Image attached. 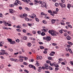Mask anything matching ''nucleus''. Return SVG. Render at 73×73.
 I'll use <instances>...</instances> for the list:
<instances>
[{"mask_svg": "<svg viewBox=\"0 0 73 73\" xmlns=\"http://www.w3.org/2000/svg\"><path fill=\"white\" fill-rule=\"evenodd\" d=\"M48 33H49L50 34H51L52 36H56L57 35L55 34L56 33V32L53 30H49Z\"/></svg>", "mask_w": 73, "mask_h": 73, "instance_id": "1", "label": "nucleus"}, {"mask_svg": "<svg viewBox=\"0 0 73 73\" xmlns=\"http://www.w3.org/2000/svg\"><path fill=\"white\" fill-rule=\"evenodd\" d=\"M20 3V1L19 0H16L15 1V3H14V4L15 5L17 6L18 4H19V3Z\"/></svg>", "mask_w": 73, "mask_h": 73, "instance_id": "2", "label": "nucleus"}, {"mask_svg": "<svg viewBox=\"0 0 73 73\" xmlns=\"http://www.w3.org/2000/svg\"><path fill=\"white\" fill-rule=\"evenodd\" d=\"M44 29H43L42 30V31L43 32H47V31H48V29L46 28H45V27H44Z\"/></svg>", "mask_w": 73, "mask_h": 73, "instance_id": "3", "label": "nucleus"}, {"mask_svg": "<svg viewBox=\"0 0 73 73\" xmlns=\"http://www.w3.org/2000/svg\"><path fill=\"white\" fill-rule=\"evenodd\" d=\"M29 66L30 68H34V69L35 70H36V67H35V66H33V65L32 64H30Z\"/></svg>", "mask_w": 73, "mask_h": 73, "instance_id": "4", "label": "nucleus"}, {"mask_svg": "<svg viewBox=\"0 0 73 73\" xmlns=\"http://www.w3.org/2000/svg\"><path fill=\"white\" fill-rule=\"evenodd\" d=\"M51 40V38L50 36H47L46 38V40L48 41H50V40Z\"/></svg>", "mask_w": 73, "mask_h": 73, "instance_id": "5", "label": "nucleus"}, {"mask_svg": "<svg viewBox=\"0 0 73 73\" xmlns=\"http://www.w3.org/2000/svg\"><path fill=\"white\" fill-rule=\"evenodd\" d=\"M44 68H45L46 69H48L49 67L48 66V64H44Z\"/></svg>", "mask_w": 73, "mask_h": 73, "instance_id": "6", "label": "nucleus"}, {"mask_svg": "<svg viewBox=\"0 0 73 73\" xmlns=\"http://www.w3.org/2000/svg\"><path fill=\"white\" fill-rule=\"evenodd\" d=\"M66 38L67 39V40H70L71 39V37L69 36L68 35L67 36Z\"/></svg>", "mask_w": 73, "mask_h": 73, "instance_id": "7", "label": "nucleus"}, {"mask_svg": "<svg viewBox=\"0 0 73 73\" xmlns=\"http://www.w3.org/2000/svg\"><path fill=\"white\" fill-rule=\"evenodd\" d=\"M9 13H13V11H14V10H12V9H9Z\"/></svg>", "mask_w": 73, "mask_h": 73, "instance_id": "8", "label": "nucleus"}, {"mask_svg": "<svg viewBox=\"0 0 73 73\" xmlns=\"http://www.w3.org/2000/svg\"><path fill=\"white\" fill-rule=\"evenodd\" d=\"M42 5L43 7H45L46 6V4L45 3H43Z\"/></svg>", "mask_w": 73, "mask_h": 73, "instance_id": "9", "label": "nucleus"}, {"mask_svg": "<svg viewBox=\"0 0 73 73\" xmlns=\"http://www.w3.org/2000/svg\"><path fill=\"white\" fill-rule=\"evenodd\" d=\"M56 20H55V19L52 20L51 21L52 22V24H54V23H55V22H56Z\"/></svg>", "mask_w": 73, "mask_h": 73, "instance_id": "10", "label": "nucleus"}, {"mask_svg": "<svg viewBox=\"0 0 73 73\" xmlns=\"http://www.w3.org/2000/svg\"><path fill=\"white\" fill-rule=\"evenodd\" d=\"M68 50H69L71 54H73V52H72V50H71L70 48H68Z\"/></svg>", "mask_w": 73, "mask_h": 73, "instance_id": "11", "label": "nucleus"}, {"mask_svg": "<svg viewBox=\"0 0 73 73\" xmlns=\"http://www.w3.org/2000/svg\"><path fill=\"white\" fill-rule=\"evenodd\" d=\"M54 66H55V67H56V68H58L59 67V66L58 65H57V64L54 63Z\"/></svg>", "mask_w": 73, "mask_h": 73, "instance_id": "12", "label": "nucleus"}, {"mask_svg": "<svg viewBox=\"0 0 73 73\" xmlns=\"http://www.w3.org/2000/svg\"><path fill=\"white\" fill-rule=\"evenodd\" d=\"M42 69V67H39L38 68V72H40L41 70Z\"/></svg>", "mask_w": 73, "mask_h": 73, "instance_id": "13", "label": "nucleus"}, {"mask_svg": "<svg viewBox=\"0 0 73 73\" xmlns=\"http://www.w3.org/2000/svg\"><path fill=\"white\" fill-rule=\"evenodd\" d=\"M7 40L8 41H9V42H11L12 41V39H9V38H7Z\"/></svg>", "mask_w": 73, "mask_h": 73, "instance_id": "14", "label": "nucleus"}, {"mask_svg": "<svg viewBox=\"0 0 73 73\" xmlns=\"http://www.w3.org/2000/svg\"><path fill=\"white\" fill-rule=\"evenodd\" d=\"M25 20L27 21H29V18H28L25 17Z\"/></svg>", "mask_w": 73, "mask_h": 73, "instance_id": "15", "label": "nucleus"}, {"mask_svg": "<svg viewBox=\"0 0 73 73\" xmlns=\"http://www.w3.org/2000/svg\"><path fill=\"white\" fill-rule=\"evenodd\" d=\"M15 42H15V41H12L11 42H10V44H12L13 45V44H15Z\"/></svg>", "mask_w": 73, "mask_h": 73, "instance_id": "16", "label": "nucleus"}, {"mask_svg": "<svg viewBox=\"0 0 73 73\" xmlns=\"http://www.w3.org/2000/svg\"><path fill=\"white\" fill-rule=\"evenodd\" d=\"M43 23L44 24H46L47 23V22H46V21H42Z\"/></svg>", "mask_w": 73, "mask_h": 73, "instance_id": "17", "label": "nucleus"}, {"mask_svg": "<svg viewBox=\"0 0 73 73\" xmlns=\"http://www.w3.org/2000/svg\"><path fill=\"white\" fill-rule=\"evenodd\" d=\"M15 41L17 42H20V40L19 39H16Z\"/></svg>", "mask_w": 73, "mask_h": 73, "instance_id": "18", "label": "nucleus"}, {"mask_svg": "<svg viewBox=\"0 0 73 73\" xmlns=\"http://www.w3.org/2000/svg\"><path fill=\"white\" fill-rule=\"evenodd\" d=\"M23 40H27V38L26 36H24L23 37Z\"/></svg>", "mask_w": 73, "mask_h": 73, "instance_id": "19", "label": "nucleus"}, {"mask_svg": "<svg viewBox=\"0 0 73 73\" xmlns=\"http://www.w3.org/2000/svg\"><path fill=\"white\" fill-rule=\"evenodd\" d=\"M59 4L61 8H62V5H63V3H59Z\"/></svg>", "mask_w": 73, "mask_h": 73, "instance_id": "20", "label": "nucleus"}, {"mask_svg": "<svg viewBox=\"0 0 73 73\" xmlns=\"http://www.w3.org/2000/svg\"><path fill=\"white\" fill-rule=\"evenodd\" d=\"M3 29H6V30H8V28L5 26H3Z\"/></svg>", "mask_w": 73, "mask_h": 73, "instance_id": "21", "label": "nucleus"}, {"mask_svg": "<svg viewBox=\"0 0 73 73\" xmlns=\"http://www.w3.org/2000/svg\"><path fill=\"white\" fill-rule=\"evenodd\" d=\"M31 45L32 44L31 43H29L27 44L28 46L29 47L31 46Z\"/></svg>", "mask_w": 73, "mask_h": 73, "instance_id": "22", "label": "nucleus"}, {"mask_svg": "<svg viewBox=\"0 0 73 73\" xmlns=\"http://www.w3.org/2000/svg\"><path fill=\"white\" fill-rule=\"evenodd\" d=\"M41 36H44L45 35V33H44L42 32L41 33Z\"/></svg>", "mask_w": 73, "mask_h": 73, "instance_id": "23", "label": "nucleus"}, {"mask_svg": "<svg viewBox=\"0 0 73 73\" xmlns=\"http://www.w3.org/2000/svg\"><path fill=\"white\" fill-rule=\"evenodd\" d=\"M71 7V5H70V4H68V5L67 7L68 8H70Z\"/></svg>", "mask_w": 73, "mask_h": 73, "instance_id": "24", "label": "nucleus"}, {"mask_svg": "<svg viewBox=\"0 0 73 73\" xmlns=\"http://www.w3.org/2000/svg\"><path fill=\"white\" fill-rule=\"evenodd\" d=\"M55 7H58V5H59L58 4V3H56L55 4Z\"/></svg>", "mask_w": 73, "mask_h": 73, "instance_id": "25", "label": "nucleus"}, {"mask_svg": "<svg viewBox=\"0 0 73 73\" xmlns=\"http://www.w3.org/2000/svg\"><path fill=\"white\" fill-rule=\"evenodd\" d=\"M17 28H21V25H18L16 27Z\"/></svg>", "mask_w": 73, "mask_h": 73, "instance_id": "26", "label": "nucleus"}, {"mask_svg": "<svg viewBox=\"0 0 73 73\" xmlns=\"http://www.w3.org/2000/svg\"><path fill=\"white\" fill-rule=\"evenodd\" d=\"M35 20L37 22H39V19L37 17L35 18Z\"/></svg>", "mask_w": 73, "mask_h": 73, "instance_id": "27", "label": "nucleus"}, {"mask_svg": "<svg viewBox=\"0 0 73 73\" xmlns=\"http://www.w3.org/2000/svg\"><path fill=\"white\" fill-rule=\"evenodd\" d=\"M14 6L15 5L13 4L9 5V6L10 7H14Z\"/></svg>", "mask_w": 73, "mask_h": 73, "instance_id": "28", "label": "nucleus"}, {"mask_svg": "<svg viewBox=\"0 0 73 73\" xmlns=\"http://www.w3.org/2000/svg\"><path fill=\"white\" fill-rule=\"evenodd\" d=\"M48 13H52V11H51L50 10H49L48 11Z\"/></svg>", "mask_w": 73, "mask_h": 73, "instance_id": "29", "label": "nucleus"}, {"mask_svg": "<svg viewBox=\"0 0 73 73\" xmlns=\"http://www.w3.org/2000/svg\"><path fill=\"white\" fill-rule=\"evenodd\" d=\"M65 7H66V5L65 4H63V5L62 8H65Z\"/></svg>", "mask_w": 73, "mask_h": 73, "instance_id": "30", "label": "nucleus"}, {"mask_svg": "<svg viewBox=\"0 0 73 73\" xmlns=\"http://www.w3.org/2000/svg\"><path fill=\"white\" fill-rule=\"evenodd\" d=\"M58 60L59 61H62L63 59L62 58H59L58 59Z\"/></svg>", "mask_w": 73, "mask_h": 73, "instance_id": "31", "label": "nucleus"}, {"mask_svg": "<svg viewBox=\"0 0 73 73\" xmlns=\"http://www.w3.org/2000/svg\"><path fill=\"white\" fill-rule=\"evenodd\" d=\"M68 44H69L71 45H73V43H72L71 42H69V41H68Z\"/></svg>", "mask_w": 73, "mask_h": 73, "instance_id": "32", "label": "nucleus"}, {"mask_svg": "<svg viewBox=\"0 0 73 73\" xmlns=\"http://www.w3.org/2000/svg\"><path fill=\"white\" fill-rule=\"evenodd\" d=\"M25 9L26 10H27V11H29V8H28L27 7H25Z\"/></svg>", "mask_w": 73, "mask_h": 73, "instance_id": "33", "label": "nucleus"}, {"mask_svg": "<svg viewBox=\"0 0 73 73\" xmlns=\"http://www.w3.org/2000/svg\"><path fill=\"white\" fill-rule=\"evenodd\" d=\"M48 59L49 60H52V58L51 57H48Z\"/></svg>", "mask_w": 73, "mask_h": 73, "instance_id": "34", "label": "nucleus"}, {"mask_svg": "<svg viewBox=\"0 0 73 73\" xmlns=\"http://www.w3.org/2000/svg\"><path fill=\"white\" fill-rule=\"evenodd\" d=\"M0 68L1 69H3L4 68V65H2L0 66Z\"/></svg>", "mask_w": 73, "mask_h": 73, "instance_id": "35", "label": "nucleus"}, {"mask_svg": "<svg viewBox=\"0 0 73 73\" xmlns=\"http://www.w3.org/2000/svg\"><path fill=\"white\" fill-rule=\"evenodd\" d=\"M48 68L50 70H53V68H52V67L50 66L48 67Z\"/></svg>", "mask_w": 73, "mask_h": 73, "instance_id": "36", "label": "nucleus"}, {"mask_svg": "<svg viewBox=\"0 0 73 73\" xmlns=\"http://www.w3.org/2000/svg\"><path fill=\"white\" fill-rule=\"evenodd\" d=\"M40 48L41 49H44V47L42 46H40Z\"/></svg>", "mask_w": 73, "mask_h": 73, "instance_id": "37", "label": "nucleus"}, {"mask_svg": "<svg viewBox=\"0 0 73 73\" xmlns=\"http://www.w3.org/2000/svg\"><path fill=\"white\" fill-rule=\"evenodd\" d=\"M22 26H23V27H27V25H26V24L24 23L23 24Z\"/></svg>", "mask_w": 73, "mask_h": 73, "instance_id": "38", "label": "nucleus"}, {"mask_svg": "<svg viewBox=\"0 0 73 73\" xmlns=\"http://www.w3.org/2000/svg\"><path fill=\"white\" fill-rule=\"evenodd\" d=\"M37 33L38 35H40V34H41V31H37Z\"/></svg>", "mask_w": 73, "mask_h": 73, "instance_id": "39", "label": "nucleus"}, {"mask_svg": "<svg viewBox=\"0 0 73 73\" xmlns=\"http://www.w3.org/2000/svg\"><path fill=\"white\" fill-rule=\"evenodd\" d=\"M32 16H34L35 17H36V14L34 13H33V14H32Z\"/></svg>", "mask_w": 73, "mask_h": 73, "instance_id": "40", "label": "nucleus"}, {"mask_svg": "<svg viewBox=\"0 0 73 73\" xmlns=\"http://www.w3.org/2000/svg\"><path fill=\"white\" fill-rule=\"evenodd\" d=\"M16 31H18V32H21V31L19 29H16Z\"/></svg>", "mask_w": 73, "mask_h": 73, "instance_id": "41", "label": "nucleus"}, {"mask_svg": "<svg viewBox=\"0 0 73 73\" xmlns=\"http://www.w3.org/2000/svg\"><path fill=\"white\" fill-rule=\"evenodd\" d=\"M1 53H3V52H5V50H1Z\"/></svg>", "mask_w": 73, "mask_h": 73, "instance_id": "42", "label": "nucleus"}, {"mask_svg": "<svg viewBox=\"0 0 73 73\" xmlns=\"http://www.w3.org/2000/svg\"><path fill=\"white\" fill-rule=\"evenodd\" d=\"M38 3H39V4H42V1H38Z\"/></svg>", "mask_w": 73, "mask_h": 73, "instance_id": "43", "label": "nucleus"}, {"mask_svg": "<svg viewBox=\"0 0 73 73\" xmlns=\"http://www.w3.org/2000/svg\"><path fill=\"white\" fill-rule=\"evenodd\" d=\"M19 57L20 58H24V57L23 56H19Z\"/></svg>", "mask_w": 73, "mask_h": 73, "instance_id": "44", "label": "nucleus"}, {"mask_svg": "<svg viewBox=\"0 0 73 73\" xmlns=\"http://www.w3.org/2000/svg\"><path fill=\"white\" fill-rule=\"evenodd\" d=\"M46 63H47V64H50V61L49 60H47L46 61Z\"/></svg>", "mask_w": 73, "mask_h": 73, "instance_id": "45", "label": "nucleus"}, {"mask_svg": "<svg viewBox=\"0 0 73 73\" xmlns=\"http://www.w3.org/2000/svg\"><path fill=\"white\" fill-rule=\"evenodd\" d=\"M67 33L69 35H71V33H72L70 31H69L68 32H67Z\"/></svg>", "mask_w": 73, "mask_h": 73, "instance_id": "46", "label": "nucleus"}, {"mask_svg": "<svg viewBox=\"0 0 73 73\" xmlns=\"http://www.w3.org/2000/svg\"><path fill=\"white\" fill-rule=\"evenodd\" d=\"M68 25L69 27H70V28H72V25Z\"/></svg>", "mask_w": 73, "mask_h": 73, "instance_id": "47", "label": "nucleus"}, {"mask_svg": "<svg viewBox=\"0 0 73 73\" xmlns=\"http://www.w3.org/2000/svg\"><path fill=\"white\" fill-rule=\"evenodd\" d=\"M36 65H37V66H40V64L39 63L36 62Z\"/></svg>", "mask_w": 73, "mask_h": 73, "instance_id": "48", "label": "nucleus"}, {"mask_svg": "<svg viewBox=\"0 0 73 73\" xmlns=\"http://www.w3.org/2000/svg\"><path fill=\"white\" fill-rule=\"evenodd\" d=\"M10 60H11V61H14V60H15V59L14 58H11L10 59Z\"/></svg>", "mask_w": 73, "mask_h": 73, "instance_id": "49", "label": "nucleus"}, {"mask_svg": "<svg viewBox=\"0 0 73 73\" xmlns=\"http://www.w3.org/2000/svg\"><path fill=\"white\" fill-rule=\"evenodd\" d=\"M31 40H33V41H35L36 40V39L34 38H31Z\"/></svg>", "mask_w": 73, "mask_h": 73, "instance_id": "50", "label": "nucleus"}, {"mask_svg": "<svg viewBox=\"0 0 73 73\" xmlns=\"http://www.w3.org/2000/svg\"><path fill=\"white\" fill-rule=\"evenodd\" d=\"M62 3H65V0H60Z\"/></svg>", "mask_w": 73, "mask_h": 73, "instance_id": "51", "label": "nucleus"}, {"mask_svg": "<svg viewBox=\"0 0 73 73\" xmlns=\"http://www.w3.org/2000/svg\"><path fill=\"white\" fill-rule=\"evenodd\" d=\"M19 9L20 10H22L23 9V8L21 7H19Z\"/></svg>", "mask_w": 73, "mask_h": 73, "instance_id": "52", "label": "nucleus"}, {"mask_svg": "<svg viewBox=\"0 0 73 73\" xmlns=\"http://www.w3.org/2000/svg\"><path fill=\"white\" fill-rule=\"evenodd\" d=\"M58 70H59V68H55V71H57Z\"/></svg>", "mask_w": 73, "mask_h": 73, "instance_id": "53", "label": "nucleus"}, {"mask_svg": "<svg viewBox=\"0 0 73 73\" xmlns=\"http://www.w3.org/2000/svg\"><path fill=\"white\" fill-rule=\"evenodd\" d=\"M9 50H10V51H11V52H13V50L11 48H9Z\"/></svg>", "mask_w": 73, "mask_h": 73, "instance_id": "54", "label": "nucleus"}, {"mask_svg": "<svg viewBox=\"0 0 73 73\" xmlns=\"http://www.w3.org/2000/svg\"><path fill=\"white\" fill-rule=\"evenodd\" d=\"M19 61H20V62H23V59H20Z\"/></svg>", "mask_w": 73, "mask_h": 73, "instance_id": "55", "label": "nucleus"}, {"mask_svg": "<svg viewBox=\"0 0 73 73\" xmlns=\"http://www.w3.org/2000/svg\"><path fill=\"white\" fill-rule=\"evenodd\" d=\"M54 63H53L52 64V63L50 64V66H54Z\"/></svg>", "mask_w": 73, "mask_h": 73, "instance_id": "56", "label": "nucleus"}, {"mask_svg": "<svg viewBox=\"0 0 73 73\" xmlns=\"http://www.w3.org/2000/svg\"><path fill=\"white\" fill-rule=\"evenodd\" d=\"M23 15H24V16H25V17H27V16H28V15L27 14H26L25 13Z\"/></svg>", "mask_w": 73, "mask_h": 73, "instance_id": "57", "label": "nucleus"}, {"mask_svg": "<svg viewBox=\"0 0 73 73\" xmlns=\"http://www.w3.org/2000/svg\"><path fill=\"white\" fill-rule=\"evenodd\" d=\"M0 17H3V14L2 13H0Z\"/></svg>", "mask_w": 73, "mask_h": 73, "instance_id": "58", "label": "nucleus"}, {"mask_svg": "<svg viewBox=\"0 0 73 73\" xmlns=\"http://www.w3.org/2000/svg\"><path fill=\"white\" fill-rule=\"evenodd\" d=\"M50 56H53L54 55V54H52V53H51L50 54Z\"/></svg>", "mask_w": 73, "mask_h": 73, "instance_id": "59", "label": "nucleus"}, {"mask_svg": "<svg viewBox=\"0 0 73 73\" xmlns=\"http://www.w3.org/2000/svg\"><path fill=\"white\" fill-rule=\"evenodd\" d=\"M45 73H50V72H49V71L48 70L45 71Z\"/></svg>", "mask_w": 73, "mask_h": 73, "instance_id": "60", "label": "nucleus"}, {"mask_svg": "<svg viewBox=\"0 0 73 73\" xmlns=\"http://www.w3.org/2000/svg\"><path fill=\"white\" fill-rule=\"evenodd\" d=\"M26 1V3H29L30 2V0H27Z\"/></svg>", "mask_w": 73, "mask_h": 73, "instance_id": "61", "label": "nucleus"}, {"mask_svg": "<svg viewBox=\"0 0 73 73\" xmlns=\"http://www.w3.org/2000/svg\"><path fill=\"white\" fill-rule=\"evenodd\" d=\"M60 24H61V25H65V24L64 23L61 22V23H60Z\"/></svg>", "mask_w": 73, "mask_h": 73, "instance_id": "62", "label": "nucleus"}, {"mask_svg": "<svg viewBox=\"0 0 73 73\" xmlns=\"http://www.w3.org/2000/svg\"><path fill=\"white\" fill-rule=\"evenodd\" d=\"M70 64H71V65H73V62H72V61H70Z\"/></svg>", "mask_w": 73, "mask_h": 73, "instance_id": "63", "label": "nucleus"}, {"mask_svg": "<svg viewBox=\"0 0 73 73\" xmlns=\"http://www.w3.org/2000/svg\"><path fill=\"white\" fill-rule=\"evenodd\" d=\"M44 53V54H46L47 53V51H44L43 52Z\"/></svg>", "mask_w": 73, "mask_h": 73, "instance_id": "64", "label": "nucleus"}]
</instances>
